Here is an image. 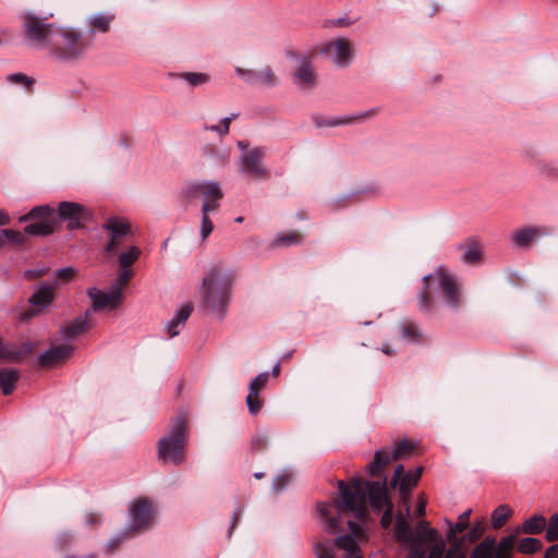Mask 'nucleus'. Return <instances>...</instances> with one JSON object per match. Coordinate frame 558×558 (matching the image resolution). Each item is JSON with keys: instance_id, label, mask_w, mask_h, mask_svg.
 <instances>
[{"instance_id": "nucleus-50", "label": "nucleus", "mask_w": 558, "mask_h": 558, "mask_svg": "<svg viewBox=\"0 0 558 558\" xmlns=\"http://www.w3.org/2000/svg\"><path fill=\"white\" fill-rule=\"evenodd\" d=\"M123 239L124 238H119L117 235H109V241L104 247V252L107 254H116L119 246L122 244Z\"/></svg>"}, {"instance_id": "nucleus-54", "label": "nucleus", "mask_w": 558, "mask_h": 558, "mask_svg": "<svg viewBox=\"0 0 558 558\" xmlns=\"http://www.w3.org/2000/svg\"><path fill=\"white\" fill-rule=\"evenodd\" d=\"M315 553L317 558H335L331 547L326 544H317L315 547Z\"/></svg>"}, {"instance_id": "nucleus-37", "label": "nucleus", "mask_w": 558, "mask_h": 558, "mask_svg": "<svg viewBox=\"0 0 558 558\" xmlns=\"http://www.w3.org/2000/svg\"><path fill=\"white\" fill-rule=\"evenodd\" d=\"M417 484L416 480L413 477L412 472H407L398 483L400 495L403 499L409 497L410 492Z\"/></svg>"}, {"instance_id": "nucleus-12", "label": "nucleus", "mask_w": 558, "mask_h": 558, "mask_svg": "<svg viewBox=\"0 0 558 558\" xmlns=\"http://www.w3.org/2000/svg\"><path fill=\"white\" fill-rule=\"evenodd\" d=\"M348 527L350 533L340 535L335 539V545L344 550V558H362V553L357 541L364 536V530L360 522L349 520Z\"/></svg>"}, {"instance_id": "nucleus-52", "label": "nucleus", "mask_w": 558, "mask_h": 558, "mask_svg": "<svg viewBox=\"0 0 558 558\" xmlns=\"http://www.w3.org/2000/svg\"><path fill=\"white\" fill-rule=\"evenodd\" d=\"M235 73L238 76L245 80L247 83H256L258 73L253 70H244L241 68H235Z\"/></svg>"}, {"instance_id": "nucleus-39", "label": "nucleus", "mask_w": 558, "mask_h": 558, "mask_svg": "<svg viewBox=\"0 0 558 558\" xmlns=\"http://www.w3.org/2000/svg\"><path fill=\"white\" fill-rule=\"evenodd\" d=\"M179 76L186 81L191 86L203 85L209 81V76L205 73L182 72Z\"/></svg>"}, {"instance_id": "nucleus-10", "label": "nucleus", "mask_w": 558, "mask_h": 558, "mask_svg": "<svg viewBox=\"0 0 558 558\" xmlns=\"http://www.w3.org/2000/svg\"><path fill=\"white\" fill-rule=\"evenodd\" d=\"M413 447L407 439L396 444L392 449L384 448L375 452L374 460L367 465L368 473L372 476L377 475L386 465L391 461L401 459L407 452L411 451Z\"/></svg>"}, {"instance_id": "nucleus-55", "label": "nucleus", "mask_w": 558, "mask_h": 558, "mask_svg": "<svg viewBox=\"0 0 558 558\" xmlns=\"http://www.w3.org/2000/svg\"><path fill=\"white\" fill-rule=\"evenodd\" d=\"M132 276L133 271L131 269L121 268V270L118 274V283H116L114 286H120L122 288V286L126 284L130 281Z\"/></svg>"}, {"instance_id": "nucleus-49", "label": "nucleus", "mask_w": 558, "mask_h": 558, "mask_svg": "<svg viewBox=\"0 0 558 558\" xmlns=\"http://www.w3.org/2000/svg\"><path fill=\"white\" fill-rule=\"evenodd\" d=\"M49 268L43 267V268H34V269H26L23 272V278L27 281H33L38 278H41L48 272Z\"/></svg>"}, {"instance_id": "nucleus-33", "label": "nucleus", "mask_w": 558, "mask_h": 558, "mask_svg": "<svg viewBox=\"0 0 558 558\" xmlns=\"http://www.w3.org/2000/svg\"><path fill=\"white\" fill-rule=\"evenodd\" d=\"M140 247L133 245L119 255V265L121 268H130L140 257Z\"/></svg>"}, {"instance_id": "nucleus-40", "label": "nucleus", "mask_w": 558, "mask_h": 558, "mask_svg": "<svg viewBox=\"0 0 558 558\" xmlns=\"http://www.w3.org/2000/svg\"><path fill=\"white\" fill-rule=\"evenodd\" d=\"M246 404L248 412L252 415L258 414L263 408V401L259 399V392L248 390V395L246 397Z\"/></svg>"}, {"instance_id": "nucleus-53", "label": "nucleus", "mask_w": 558, "mask_h": 558, "mask_svg": "<svg viewBox=\"0 0 558 558\" xmlns=\"http://www.w3.org/2000/svg\"><path fill=\"white\" fill-rule=\"evenodd\" d=\"M76 274V269L73 267H64L60 268L56 271L57 279L61 281H70L74 275Z\"/></svg>"}, {"instance_id": "nucleus-18", "label": "nucleus", "mask_w": 558, "mask_h": 558, "mask_svg": "<svg viewBox=\"0 0 558 558\" xmlns=\"http://www.w3.org/2000/svg\"><path fill=\"white\" fill-rule=\"evenodd\" d=\"M293 82L301 88H311L316 83V76L308 58L303 57L293 74Z\"/></svg>"}, {"instance_id": "nucleus-48", "label": "nucleus", "mask_w": 558, "mask_h": 558, "mask_svg": "<svg viewBox=\"0 0 558 558\" xmlns=\"http://www.w3.org/2000/svg\"><path fill=\"white\" fill-rule=\"evenodd\" d=\"M7 80L10 82V83H13V84H23L25 86H31L33 85L34 83V80L31 78L29 76H27L26 74L24 73H12V74H9Z\"/></svg>"}, {"instance_id": "nucleus-36", "label": "nucleus", "mask_w": 558, "mask_h": 558, "mask_svg": "<svg viewBox=\"0 0 558 558\" xmlns=\"http://www.w3.org/2000/svg\"><path fill=\"white\" fill-rule=\"evenodd\" d=\"M428 543H432L433 546L430 547L429 553L426 554V558H444L447 548L446 541L441 537V535L437 533L436 539L428 541Z\"/></svg>"}, {"instance_id": "nucleus-34", "label": "nucleus", "mask_w": 558, "mask_h": 558, "mask_svg": "<svg viewBox=\"0 0 558 558\" xmlns=\"http://www.w3.org/2000/svg\"><path fill=\"white\" fill-rule=\"evenodd\" d=\"M213 211L214 210H209V205L202 206V219H201L199 235L203 241L206 240L214 230V225L209 218V213H213Z\"/></svg>"}, {"instance_id": "nucleus-3", "label": "nucleus", "mask_w": 558, "mask_h": 558, "mask_svg": "<svg viewBox=\"0 0 558 558\" xmlns=\"http://www.w3.org/2000/svg\"><path fill=\"white\" fill-rule=\"evenodd\" d=\"M434 290L440 294L445 304L451 310L460 306V288L456 278L442 266H439L430 275L423 277V289L418 294V306L422 312H430L434 307Z\"/></svg>"}, {"instance_id": "nucleus-51", "label": "nucleus", "mask_w": 558, "mask_h": 558, "mask_svg": "<svg viewBox=\"0 0 558 558\" xmlns=\"http://www.w3.org/2000/svg\"><path fill=\"white\" fill-rule=\"evenodd\" d=\"M300 241H301V235L296 232H293V233H290L287 235L279 236L276 240V244L277 245H291V244H296Z\"/></svg>"}, {"instance_id": "nucleus-45", "label": "nucleus", "mask_w": 558, "mask_h": 558, "mask_svg": "<svg viewBox=\"0 0 558 558\" xmlns=\"http://www.w3.org/2000/svg\"><path fill=\"white\" fill-rule=\"evenodd\" d=\"M269 379V373L263 372L259 373L255 378H253L248 385V390H253L255 392H260L267 385Z\"/></svg>"}, {"instance_id": "nucleus-43", "label": "nucleus", "mask_w": 558, "mask_h": 558, "mask_svg": "<svg viewBox=\"0 0 558 558\" xmlns=\"http://www.w3.org/2000/svg\"><path fill=\"white\" fill-rule=\"evenodd\" d=\"M545 537L549 543L558 541V512L549 518Z\"/></svg>"}, {"instance_id": "nucleus-62", "label": "nucleus", "mask_w": 558, "mask_h": 558, "mask_svg": "<svg viewBox=\"0 0 558 558\" xmlns=\"http://www.w3.org/2000/svg\"><path fill=\"white\" fill-rule=\"evenodd\" d=\"M238 113H231L230 116L222 119V130L225 132H229L230 130V123L232 120H235L238 118Z\"/></svg>"}, {"instance_id": "nucleus-32", "label": "nucleus", "mask_w": 558, "mask_h": 558, "mask_svg": "<svg viewBox=\"0 0 558 558\" xmlns=\"http://www.w3.org/2000/svg\"><path fill=\"white\" fill-rule=\"evenodd\" d=\"M512 510L507 505L498 506L492 513V525L494 529H500L505 525L508 518L511 515Z\"/></svg>"}, {"instance_id": "nucleus-24", "label": "nucleus", "mask_w": 558, "mask_h": 558, "mask_svg": "<svg viewBox=\"0 0 558 558\" xmlns=\"http://www.w3.org/2000/svg\"><path fill=\"white\" fill-rule=\"evenodd\" d=\"M437 533V530L430 527L427 521H421L416 524L415 530H412V537L408 545L423 546L425 542L436 539Z\"/></svg>"}, {"instance_id": "nucleus-16", "label": "nucleus", "mask_w": 558, "mask_h": 558, "mask_svg": "<svg viewBox=\"0 0 558 558\" xmlns=\"http://www.w3.org/2000/svg\"><path fill=\"white\" fill-rule=\"evenodd\" d=\"M471 513L472 509H466L458 517V521L454 523L445 519V523L447 525V542H459L465 545V537L459 536L458 534L465 532L470 527Z\"/></svg>"}, {"instance_id": "nucleus-13", "label": "nucleus", "mask_w": 558, "mask_h": 558, "mask_svg": "<svg viewBox=\"0 0 558 558\" xmlns=\"http://www.w3.org/2000/svg\"><path fill=\"white\" fill-rule=\"evenodd\" d=\"M87 295L93 303L92 308L89 310L92 314L93 312L106 308H116L122 302L123 291L120 286H112V289L109 292H104L93 287L87 290Z\"/></svg>"}, {"instance_id": "nucleus-9", "label": "nucleus", "mask_w": 558, "mask_h": 558, "mask_svg": "<svg viewBox=\"0 0 558 558\" xmlns=\"http://www.w3.org/2000/svg\"><path fill=\"white\" fill-rule=\"evenodd\" d=\"M514 538L513 535L502 537L495 549V538L486 537L474 547L471 558H511Z\"/></svg>"}, {"instance_id": "nucleus-47", "label": "nucleus", "mask_w": 558, "mask_h": 558, "mask_svg": "<svg viewBox=\"0 0 558 558\" xmlns=\"http://www.w3.org/2000/svg\"><path fill=\"white\" fill-rule=\"evenodd\" d=\"M277 76L269 66L258 72L257 82L262 84H265L267 86H275L277 84Z\"/></svg>"}, {"instance_id": "nucleus-56", "label": "nucleus", "mask_w": 558, "mask_h": 558, "mask_svg": "<svg viewBox=\"0 0 558 558\" xmlns=\"http://www.w3.org/2000/svg\"><path fill=\"white\" fill-rule=\"evenodd\" d=\"M392 509H393L392 504L385 506V508H384L385 511L380 519V524L383 525V527H388L390 525L391 520H392Z\"/></svg>"}, {"instance_id": "nucleus-19", "label": "nucleus", "mask_w": 558, "mask_h": 558, "mask_svg": "<svg viewBox=\"0 0 558 558\" xmlns=\"http://www.w3.org/2000/svg\"><path fill=\"white\" fill-rule=\"evenodd\" d=\"M378 113V109L373 108L366 111H362L355 114H348L343 117H338L329 120H320L315 119V124L317 126H337V125H343V124H352L361 120H366L369 118L375 117Z\"/></svg>"}, {"instance_id": "nucleus-11", "label": "nucleus", "mask_w": 558, "mask_h": 558, "mask_svg": "<svg viewBox=\"0 0 558 558\" xmlns=\"http://www.w3.org/2000/svg\"><path fill=\"white\" fill-rule=\"evenodd\" d=\"M266 151L263 147L247 150L240 157L239 171L255 179H265L267 169L263 165Z\"/></svg>"}, {"instance_id": "nucleus-61", "label": "nucleus", "mask_w": 558, "mask_h": 558, "mask_svg": "<svg viewBox=\"0 0 558 558\" xmlns=\"http://www.w3.org/2000/svg\"><path fill=\"white\" fill-rule=\"evenodd\" d=\"M544 558H558V544L549 546L545 550Z\"/></svg>"}, {"instance_id": "nucleus-59", "label": "nucleus", "mask_w": 558, "mask_h": 558, "mask_svg": "<svg viewBox=\"0 0 558 558\" xmlns=\"http://www.w3.org/2000/svg\"><path fill=\"white\" fill-rule=\"evenodd\" d=\"M405 474L404 466L402 464H398L395 469L390 485L392 487H397L398 483L400 482L401 477Z\"/></svg>"}, {"instance_id": "nucleus-31", "label": "nucleus", "mask_w": 558, "mask_h": 558, "mask_svg": "<svg viewBox=\"0 0 558 558\" xmlns=\"http://www.w3.org/2000/svg\"><path fill=\"white\" fill-rule=\"evenodd\" d=\"M112 21L111 15L96 14L89 17L88 26L90 33H107Z\"/></svg>"}, {"instance_id": "nucleus-8", "label": "nucleus", "mask_w": 558, "mask_h": 558, "mask_svg": "<svg viewBox=\"0 0 558 558\" xmlns=\"http://www.w3.org/2000/svg\"><path fill=\"white\" fill-rule=\"evenodd\" d=\"M181 195L187 201L202 198L203 206L209 205V210H218L223 198L220 184L214 181H191L183 187Z\"/></svg>"}, {"instance_id": "nucleus-14", "label": "nucleus", "mask_w": 558, "mask_h": 558, "mask_svg": "<svg viewBox=\"0 0 558 558\" xmlns=\"http://www.w3.org/2000/svg\"><path fill=\"white\" fill-rule=\"evenodd\" d=\"M153 506L147 498L134 500L130 508L131 530H142L147 527L151 518Z\"/></svg>"}, {"instance_id": "nucleus-44", "label": "nucleus", "mask_w": 558, "mask_h": 558, "mask_svg": "<svg viewBox=\"0 0 558 558\" xmlns=\"http://www.w3.org/2000/svg\"><path fill=\"white\" fill-rule=\"evenodd\" d=\"M401 333L410 341H418L422 337L421 330L413 323H407L401 327Z\"/></svg>"}, {"instance_id": "nucleus-15", "label": "nucleus", "mask_w": 558, "mask_h": 558, "mask_svg": "<svg viewBox=\"0 0 558 558\" xmlns=\"http://www.w3.org/2000/svg\"><path fill=\"white\" fill-rule=\"evenodd\" d=\"M72 351L73 347L68 343L53 345L38 356V363L44 367L61 364L70 356Z\"/></svg>"}, {"instance_id": "nucleus-1", "label": "nucleus", "mask_w": 558, "mask_h": 558, "mask_svg": "<svg viewBox=\"0 0 558 558\" xmlns=\"http://www.w3.org/2000/svg\"><path fill=\"white\" fill-rule=\"evenodd\" d=\"M339 499L335 500L338 514L344 511L352 512L360 522L367 515V502L373 511L381 512L385 506L391 504L387 496L386 480L363 482L354 477L348 484L343 481L338 482ZM331 504H318L317 511L325 523V529L329 533H336L339 530V521L331 517Z\"/></svg>"}, {"instance_id": "nucleus-4", "label": "nucleus", "mask_w": 558, "mask_h": 558, "mask_svg": "<svg viewBox=\"0 0 558 558\" xmlns=\"http://www.w3.org/2000/svg\"><path fill=\"white\" fill-rule=\"evenodd\" d=\"M233 277L230 271L211 267L203 278L201 295L206 307L219 318L226 314L231 298Z\"/></svg>"}, {"instance_id": "nucleus-46", "label": "nucleus", "mask_w": 558, "mask_h": 558, "mask_svg": "<svg viewBox=\"0 0 558 558\" xmlns=\"http://www.w3.org/2000/svg\"><path fill=\"white\" fill-rule=\"evenodd\" d=\"M292 481V473L290 472H282L279 475H277L272 481V489L276 493H279L286 488V486Z\"/></svg>"}, {"instance_id": "nucleus-64", "label": "nucleus", "mask_w": 558, "mask_h": 558, "mask_svg": "<svg viewBox=\"0 0 558 558\" xmlns=\"http://www.w3.org/2000/svg\"><path fill=\"white\" fill-rule=\"evenodd\" d=\"M12 38V32L9 29L0 31V45L8 43Z\"/></svg>"}, {"instance_id": "nucleus-23", "label": "nucleus", "mask_w": 558, "mask_h": 558, "mask_svg": "<svg viewBox=\"0 0 558 558\" xmlns=\"http://www.w3.org/2000/svg\"><path fill=\"white\" fill-rule=\"evenodd\" d=\"M90 315V311H86L84 316H78L74 318L69 325L63 326L60 329V332L64 339H74L77 336L84 333L88 326V317Z\"/></svg>"}, {"instance_id": "nucleus-27", "label": "nucleus", "mask_w": 558, "mask_h": 558, "mask_svg": "<svg viewBox=\"0 0 558 558\" xmlns=\"http://www.w3.org/2000/svg\"><path fill=\"white\" fill-rule=\"evenodd\" d=\"M458 248L462 251L461 258L466 264H475L482 258L481 245L474 240H469L465 244L459 245Z\"/></svg>"}, {"instance_id": "nucleus-60", "label": "nucleus", "mask_w": 558, "mask_h": 558, "mask_svg": "<svg viewBox=\"0 0 558 558\" xmlns=\"http://www.w3.org/2000/svg\"><path fill=\"white\" fill-rule=\"evenodd\" d=\"M85 522L87 525H99L101 523V519L97 513H87L85 515Z\"/></svg>"}, {"instance_id": "nucleus-58", "label": "nucleus", "mask_w": 558, "mask_h": 558, "mask_svg": "<svg viewBox=\"0 0 558 558\" xmlns=\"http://www.w3.org/2000/svg\"><path fill=\"white\" fill-rule=\"evenodd\" d=\"M413 547L410 549L409 554L405 558H426V550L423 546L412 545Z\"/></svg>"}, {"instance_id": "nucleus-21", "label": "nucleus", "mask_w": 558, "mask_h": 558, "mask_svg": "<svg viewBox=\"0 0 558 558\" xmlns=\"http://www.w3.org/2000/svg\"><path fill=\"white\" fill-rule=\"evenodd\" d=\"M32 351L33 344L31 342H23L21 344H3L0 359L11 363H19L29 355Z\"/></svg>"}, {"instance_id": "nucleus-38", "label": "nucleus", "mask_w": 558, "mask_h": 558, "mask_svg": "<svg viewBox=\"0 0 558 558\" xmlns=\"http://www.w3.org/2000/svg\"><path fill=\"white\" fill-rule=\"evenodd\" d=\"M25 231L22 233L12 229H3L0 231L1 240L3 241L0 246H2L5 242L23 244L25 242Z\"/></svg>"}, {"instance_id": "nucleus-35", "label": "nucleus", "mask_w": 558, "mask_h": 558, "mask_svg": "<svg viewBox=\"0 0 558 558\" xmlns=\"http://www.w3.org/2000/svg\"><path fill=\"white\" fill-rule=\"evenodd\" d=\"M518 551L522 554H534L542 548V542L534 537H524L518 543Z\"/></svg>"}, {"instance_id": "nucleus-26", "label": "nucleus", "mask_w": 558, "mask_h": 558, "mask_svg": "<svg viewBox=\"0 0 558 558\" xmlns=\"http://www.w3.org/2000/svg\"><path fill=\"white\" fill-rule=\"evenodd\" d=\"M193 307L191 304H184L174 317L166 325V330L170 338H173L180 333L181 327H183L191 316Z\"/></svg>"}, {"instance_id": "nucleus-6", "label": "nucleus", "mask_w": 558, "mask_h": 558, "mask_svg": "<svg viewBox=\"0 0 558 558\" xmlns=\"http://www.w3.org/2000/svg\"><path fill=\"white\" fill-rule=\"evenodd\" d=\"M89 46L90 41H85L82 33L59 26L49 53L59 60L73 61L80 59Z\"/></svg>"}, {"instance_id": "nucleus-7", "label": "nucleus", "mask_w": 558, "mask_h": 558, "mask_svg": "<svg viewBox=\"0 0 558 558\" xmlns=\"http://www.w3.org/2000/svg\"><path fill=\"white\" fill-rule=\"evenodd\" d=\"M186 420L178 416L173 420L170 434L158 441V458L179 465L184 460Z\"/></svg>"}, {"instance_id": "nucleus-63", "label": "nucleus", "mask_w": 558, "mask_h": 558, "mask_svg": "<svg viewBox=\"0 0 558 558\" xmlns=\"http://www.w3.org/2000/svg\"><path fill=\"white\" fill-rule=\"evenodd\" d=\"M347 25H349V23L347 22V20L344 17L330 20L325 23V26H341L342 27V26H347Z\"/></svg>"}, {"instance_id": "nucleus-30", "label": "nucleus", "mask_w": 558, "mask_h": 558, "mask_svg": "<svg viewBox=\"0 0 558 558\" xmlns=\"http://www.w3.org/2000/svg\"><path fill=\"white\" fill-rule=\"evenodd\" d=\"M546 527V519L542 514H534L522 523V532L525 534H539Z\"/></svg>"}, {"instance_id": "nucleus-29", "label": "nucleus", "mask_w": 558, "mask_h": 558, "mask_svg": "<svg viewBox=\"0 0 558 558\" xmlns=\"http://www.w3.org/2000/svg\"><path fill=\"white\" fill-rule=\"evenodd\" d=\"M19 379V372L14 368H7L0 371V386L3 395H10Z\"/></svg>"}, {"instance_id": "nucleus-20", "label": "nucleus", "mask_w": 558, "mask_h": 558, "mask_svg": "<svg viewBox=\"0 0 558 558\" xmlns=\"http://www.w3.org/2000/svg\"><path fill=\"white\" fill-rule=\"evenodd\" d=\"M54 299V284L43 283L37 287L29 298V303L37 312L48 307Z\"/></svg>"}, {"instance_id": "nucleus-42", "label": "nucleus", "mask_w": 558, "mask_h": 558, "mask_svg": "<svg viewBox=\"0 0 558 558\" xmlns=\"http://www.w3.org/2000/svg\"><path fill=\"white\" fill-rule=\"evenodd\" d=\"M450 546L447 549L444 558H466V550L464 544L459 542H449Z\"/></svg>"}, {"instance_id": "nucleus-22", "label": "nucleus", "mask_w": 558, "mask_h": 558, "mask_svg": "<svg viewBox=\"0 0 558 558\" xmlns=\"http://www.w3.org/2000/svg\"><path fill=\"white\" fill-rule=\"evenodd\" d=\"M549 231L546 227L523 228L512 234V241L518 247H527L533 240L547 235Z\"/></svg>"}, {"instance_id": "nucleus-57", "label": "nucleus", "mask_w": 558, "mask_h": 558, "mask_svg": "<svg viewBox=\"0 0 558 558\" xmlns=\"http://www.w3.org/2000/svg\"><path fill=\"white\" fill-rule=\"evenodd\" d=\"M242 513H243V508H236L233 511L230 527L228 530V537H231L233 530L235 529V526L238 525V523L241 520Z\"/></svg>"}, {"instance_id": "nucleus-2", "label": "nucleus", "mask_w": 558, "mask_h": 558, "mask_svg": "<svg viewBox=\"0 0 558 558\" xmlns=\"http://www.w3.org/2000/svg\"><path fill=\"white\" fill-rule=\"evenodd\" d=\"M90 219V213L85 207L73 202H61L56 213L49 205L33 207L26 215L19 218L20 222H27L24 228L27 235L47 236L56 231L58 220L66 222L69 230L84 227V222Z\"/></svg>"}, {"instance_id": "nucleus-17", "label": "nucleus", "mask_w": 558, "mask_h": 558, "mask_svg": "<svg viewBox=\"0 0 558 558\" xmlns=\"http://www.w3.org/2000/svg\"><path fill=\"white\" fill-rule=\"evenodd\" d=\"M323 53H335V63L338 65H347L351 59L350 43L345 38L337 39L327 44L323 49Z\"/></svg>"}, {"instance_id": "nucleus-41", "label": "nucleus", "mask_w": 558, "mask_h": 558, "mask_svg": "<svg viewBox=\"0 0 558 558\" xmlns=\"http://www.w3.org/2000/svg\"><path fill=\"white\" fill-rule=\"evenodd\" d=\"M484 530L485 529L482 521H478L474 523L471 527H469L466 530V533L462 535V537H465V543H474L482 537V535L484 534Z\"/></svg>"}, {"instance_id": "nucleus-5", "label": "nucleus", "mask_w": 558, "mask_h": 558, "mask_svg": "<svg viewBox=\"0 0 558 558\" xmlns=\"http://www.w3.org/2000/svg\"><path fill=\"white\" fill-rule=\"evenodd\" d=\"M21 21L23 43L29 48L49 52L59 26L48 23L47 17H39L33 12L23 14Z\"/></svg>"}, {"instance_id": "nucleus-28", "label": "nucleus", "mask_w": 558, "mask_h": 558, "mask_svg": "<svg viewBox=\"0 0 558 558\" xmlns=\"http://www.w3.org/2000/svg\"><path fill=\"white\" fill-rule=\"evenodd\" d=\"M102 229L107 231L109 235H117L119 238H125L131 232L130 226L117 217L108 218L104 222Z\"/></svg>"}, {"instance_id": "nucleus-25", "label": "nucleus", "mask_w": 558, "mask_h": 558, "mask_svg": "<svg viewBox=\"0 0 558 558\" xmlns=\"http://www.w3.org/2000/svg\"><path fill=\"white\" fill-rule=\"evenodd\" d=\"M410 515V507L408 506L405 509V513H398L396 515V522L393 527L395 537L404 544H409L410 538L412 537V529L410 527L408 517Z\"/></svg>"}]
</instances>
